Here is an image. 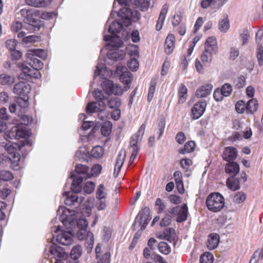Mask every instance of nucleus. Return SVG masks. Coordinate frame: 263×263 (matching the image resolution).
<instances>
[{
    "label": "nucleus",
    "mask_w": 263,
    "mask_h": 263,
    "mask_svg": "<svg viewBox=\"0 0 263 263\" xmlns=\"http://www.w3.org/2000/svg\"><path fill=\"white\" fill-rule=\"evenodd\" d=\"M82 253V247L79 245H77L72 247L70 254V258L71 259H78L81 256Z\"/></svg>",
    "instance_id": "35"
},
{
    "label": "nucleus",
    "mask_w": 263,
    "mask_h": 263,
    "mask_svg": "<svg viewBox=\"0 0 263 263\" xmlns=\"http://www.w3.org/2000/svg\"><path fill=\"white\" fill-rule=\"evenodd\" d=\"M258 107V101L256 99H250L246 103V113L253 114L256 112Z\"/></svg>",
    "instance_id": "25"
},
{
    "label": "nucleus",
    "mask_w": 263,
    "mask_h": 263,
    "mask_svg": "<svg viewBox=\"0 0 263 263\" xmlns=\"http://www.w3.org/2000/svg\"><path fill=\"white\" fill-rule=\"evenodd\" d=\"M49 252L50 255L53 256L55 259L54 263H64L63 259H61L66 254L64 248L59 246L54 243H52L50 248Z\"/></svg>",
    "instance_id": "10"
},
{
    "label": "nucleus",
    "mask_w": 263,
    "mask_h": 263,
    "mask_svg": "<svg viewBox=\"0 0 263 263\" xmlns=\"http://www.w3.org/2000/svg\"><path fill=\"white\" fill-rule=\"evenodd\" d=\"M238 152L236 148L233 146L226 147L222 152V157L226 161H234L237 157Z\"/></svg>",
    "instance_id": "11"
},
{
    "label": "nucleus",
    "mask_w": 263,
    "mask_h": 263,
    "mask_svg": "<svg viewBox=\"0 0 263 263\" xmlns=\"http://www.w3.org/2000/svg\"><path fill=\"white\" fill-rule=\"evenodd\" d=\"M59 232H61V233L57 235L56 241L60 244L66 246V231L61 230V226H58L55 228L54 233H58Z\"/></svg>",
    "instance_id": "31"
},
{
    "label": "nucleus",
    "mask_w": 263,
    "mask_h": 263,
    "mask_svg": "<svg viewBox=\"0 0 263 263\" xmlns=\"http://www.w3.org/2000/svg\"><path fill=\"white\" fill-rule=\"evenodd\" d=\"M17 149H18V147L13 145V143L8 146L7 148L8 152L10 154L12 158L13 159L12 162V164L16 166L18 165V162L20 161L21 159V155L19 153L17 152Z\"/></svg>",
    "instance_id": "17"
},
{
    "label": "nucleus",
    "mask_w": 263,
    "mask_h": 263,
    "mask_svg": "<svg viewBox=\"0 0 263 263\" xmlns=\"http://www.w3.org/2000/svg\"><path fill=\"white\" fill-rule=\"evenodd\" d=\"M27 63L34 69L36 70V72L33 73L32 70L27 67L23 68V72L20 73L18 78L20 79H25L24 77H33L37 78V74H40L39 69H42L43 67V63L33 56H26Z\"/></svg>",
    "instance_id": "4"
},
{
    "label": "nucleus",
    "mask_w": 263,
    "mask_h": 263,
    "mask_svg": "<svg viewBox=\"0 0 263 263\" xmlns=\"http://www.w3.org/2000/svg\"><path fill=\"white\" fill-rule=\"evenodd\" d=\"M128 53L133 56L139 57V47L136 45H129L127 48Z\"/></svg>",
    "instance_id": "57"
},
{
    "label": "nucleus",
    "mask_w": 263,
    "mask_h": 263,
    "mask_svg": "<svg viewBox=\"0 0 263 263\" xmlns=\"http://www.w3.org/2000/svg\"><path fill=\"white\" fill-rule=\"evenodd\" d=\"M20 13L24 17V23L27 25L26 29L30 32L38 31L43 26L44 22L40 18L34 17V15H35L36 13L33 14L30 10L22 9L20 11Z\"/></svg>",
    "instance_id": "2"
},
{
    "label": "nucleus",
    "mask_w": 263,
    "mask_h": 263,
    "mask_svg": "<svg viewBox=\"0 0 263 263\" xmlns=\"http://www.w3.org/2000/svg\"><path fill=\"white\" fill-rule=\"evenodd\" d=\"M257 58L260 66L263 64V47L260 46L258 49Z\"/></svg>",
    "instance_id": "64"
},
{
    "label": "nucleus",
    "mask_w": 263,
    "mask_h": 263,
    "mask_svg": "<svg viewBox=\"0 0 263 263\" xmlns=\"http://www.w3.org/2000/svg\"><path fill=\"white\" fill-rule=\"evenodd\" d=\"M196 143L194 141H189L186 142L182 148L178 149V152L180 154H185L193 152L195 148Z\"/></svg>",
    "instance_id": "27"
},
{
    "label": "nucleus",
    "mask_w": 263,
    "mask_h": 263,
    "mask_svg": "<svg viewBox=\"0 0 263 263\" xmlns=\"http://www.w3.org/2000/svg\"><path fill=\"white\" fill-rule=\"evenodd\" d=\"M125 157V152H122L121 151L119 153L115 165V172L117 171L118 172H119L120 171V170L124 162Z\"/></svg>",
    "instance_id": "30"
},
{
    "label": "nucleus",
    "mask_w": 263,
    "mask_h": 263,
    "mask_svg": "<svg viewBox=\"0 0 263 263\" xmlns=\"http://www.w3.org/2000/svg\"><path fill=\"white\" fill-rule=\"evenodd\" d=\"M218 26L219 29L222 32H226L229 29L230 25L227 15L224 16V18L220 20Z\"/></svg>",
    "instance_id": "36"
},
{
    "label": "nucleus",
    "mask_w": 263,
    "mask_h": 263,
    "mask_svg": "<svg viewBox=\"0 0 263 263\" xmlns=\"http://www.w3.org/2000/svg\"><path fill=\"white\" fill-rule=\"evenodd\" d=\"M235 176H230L226 181L228 187L232 191H235L240 189L239 180L235 177Z\"/></svg>",
    "instance_id": "24"
},
{
    "label": "nucleus",
    "mask_w": 263,
    "mask_h": 263,
    "mask_svg": "<svg viewBox=\"0 0 263 263\" xmlns=\"http://www.w3.org/2000/svg\"><path fill=\"white\" fill-rule=\"evenodd\" d=\"M104 40L105 41H109L110 42V45L112 47H117L119 48L122 46L123 45L122 41L118 39V41L116 42H115V37L110 35H105L104 36Z\"/></svg>",
    "instance_id": "38"
},
{
    "label": "nucleus",
    "mask_w": 263,
    "mask_h": 263,
    "mask_svg": "<svg viewBox=\"0 0 263 263\" xmlns=\"http://www.w3.org/2000/svg\"><path fill=\"white\" fill-rule=\"evenodd\" d=\"M110 257V253L106 252L103 255H102L101 257L99 256V257L97 258L98 259V263H109Z\"/></svg>",
    "instance_id": "60"
},
{
    "label": "nucleus",
    "mask_w": 263,
    "mask_h": 263,
    "mask_svg": "<svg viewBox=\"0 0 263 263\" xmlns=\"http://www.w3.org/2000/svg\"><path fill=\"white\" fill-rule=\"evenodd\" d=\"M207 102L205 100L201 99L197 102L191 108L192 119H199L204 114Z\"/></svg>",
    "instance_id": "7"
},
{
    "label": "nucleus",
    "mask_w": 263,
    "mask_h": 263,
    "mask_svg": "<svg viewBox=\"0 0 263 263\" xmlns=\"http://www.w3.org/2000/svg\"><path fill=\"white\" fill-rule=\"evenodd\" d=\"M236 111L239 114H243L246 111V104L243 100H239L235 104Z\"/></svg>",
    "instance_id": "50"
},
{
    "label": "nucleus",
    "mask_w": 263,
    "mask_h": 263,
    "mask_svg": "<svg viewBox=\"0 0 263 263\" xmlns=\"http://www.w3.org/2000/svg\"><path fill=\"white\" fill-rule=\"evenodd\" d=\"M122 27L123 26L122 23L117 21H114L109 26L108 32L113 34L115 33H119L122 29Z\"/></svg>",
    "instance_id": "41"
},
{
    "label": "nucleus",
    "mask_w": 263,
    "mask_h": 263,
    "mask_svg": "<svg viewBox=\"0 0 263 263\" xmlns=\"http://www.w3.org/2000/svg\"><path fill=\"white\" fill-rule=\"evenodd\" d=\"M158 250L162 254L168 255L171 251V248L165 242H160L158 244Z\"/></svg>",
    "instance_id": "46"
},
{
    "label": "nucleus",
    "mask_w": 263,
    "mask_h": 263,
    "mask_svg": "<svg viewBox=\"0 0 263 263\" xmlns=\"http://www.w3.org/2000/svg\"><path fill=\"white\" fill-rule=\"evenodd\" d=\"M114 85L113 82L108 80L103 81L102 83V88L107 95H110V92L114 88Z\"/></svg>",
    "instance_id": "47"
},
{
    "label": "nucleus",
    "mask_w": 263,
    "mask_h": 263,
    "mask_svg": "<svg viewBox=\"0 0 263 263\" xmlns=\"http://www.w3.org/2000/svg\"><path fill=\"white\" fill-rule=\"evenodd\" d=\"M77 236L79 240H86V248H88V252L91 251L94 244L93 234L86 229L79 230L77 233Z\"/></svg>",
    "instance_id": "6"
},
{
    "label": "nucleus",
    "mask_w": 263,
    "mask_h": 263,
    "mask_svg": "<svg viewBox=\"0 0 263 263\" xmlns=\"http://www.w3.org/2000/svg\"><path fill=\"white\" fill-rule=\"evenodd\" d=\"M15 82V78L13 76L5 73L0 74V84L2 85L10 86Z\"/></svg>",
    "instance_id": "32"
},
{
    "label": "nucleus",
    "mask_w": 263,
    "mask_h": 263,
    "mask_svg": "<svg viewBox=\"0 0 263 263\" xmlns=\"http://www.w3.org/2000/svg\"><path fill=\"white\" fill-rule=\"evenodd\" d=\"M138 61L135 59H130L127 63V66L132 71H136L139 68Z\"/></svg>",
    "instance_id": "56"
},
{
    "label": "nucleus",
    "mask_w": 263,
    "mask_h": 263,
    "mask_svg": "<svg viewBox=\"0 0 263 263\" xmlns=\"http://www.w3.org/2000/svg\"><path fill=\"white\" fill-rule=\"evenodd\" d=\"M192 164V161L189 158H183L180 160V165L181 167L185 170H187Z\"/></svg>",
    "instance_id": "62"
},
{
    "label": "nucleus",
    "mask_w": 263,
    "mask_h": 263,
    "mask_svg": "<svg viewBox=\"0 0 263 263\" xmlns=\"http://www.w3.org/2000/svg\"><path fill=\"white\" fill-rule=\"evenodd\" d=\"M71 177H73V179L71 185V191L67 192V206L77 208L84 199L83 197L79 196L78 195L82 191V183L83 179L82 177L75 176L73 175H72Z\"/></svg>",
    "instance_id": "1"
},
{
    "label": "nucleus",
    "mask_w": 263,
    "mask_h": 263,
    "mask_svg": "<svg viewBox=\"0 0 263 263\" xmlns=\"http://www.w3.org/2000/svg\"><path fill=\"white\" fill-rule=\"evenodd\" d=\"M26 56L38 57L43 60L47 58V53L45 50L41 49H33L28 50V52L26 54Z\"/></svg>",
    "instance_id": "29"
},
{
    "label": "nucleus",
    "mask_w": 263,
    "mask_h": 263,
    "mask_svg": "<svg viewBox=\"0 0 263 263\" xmlns=\"http://www.w3.org/2000/svg\"><path fill=\"white\" fill-rule=\"evenodd\" d=\"M182 20V16L179 14H175L173 16L172 20V24L173 27H177L180 25Z\"/></svg>",
    "instance_id": "61"
},
{
    "label": "nucleus",
    "mask_w": 263,
    "mask_h": 263,
    "mask_svg": "<svg viewBox=\"0 0 263 263\" xmlns=\"http://www.w3.org/2000/svg\"><path fill=\"white\" fill-rule=\"evenodd\" d=\"M178 103H184L187 98V88L184 84H181L178 90Z\"/></svg>",
    "instance_id": "23"
},
{
    "label": "nucleus",
    "mask_w": 263,
    "mask_h": 263,
    "mask_svg": "<svg viewBox=\"0 0 263 263\" xmlns=\"http://www.w3.org/2000/svg\"><path fill=\"white\" fill-rule=\"evenodd\" d=\"M158 78L156 77L153 78L150 82L149 87L147 94V101L150 103L154 96L156 90V87L157 84Z\"/></svg>",
    "instance_id": "28"
},
{
    "label": "nucleus",
    "mask_w": 263,
    "mask_h": 263,
    "mask_svg": "<svg viewBox=\"0 0 263 263\" xmlns=\"http://www.w3.org/2000/svg\"><path fill=\"white\" fill-rule=\"evenodd\" d=\"M219 242V235L217 233H211L208 236L206 247L209 250H212L217 247Z\"/></svg>",
    "instance_id": "18"
},
{
    "label": "nucleus",
    "mask_w": 263,
    "mask_h": 263,
    "mask_svg": "<svg viewBox=\"0 0 263 263\" xmlns=\"http://www.w3.org/2000/svg\"><path fill=\"white\" fill-rule=\"evenodd\" d=\"M40 38L41 37L39 36L31 35L24 37L22 40V41L24 43H25L27 45L28 43H32L38 42L40 40Z\"/></svg>",
    "instance_id": "54"
},
{
    "label": "nucleus",
    "mask_w": 263,
    "mask_h": 263,
    "mask_svg": "<svg viewBox=\"0 0 263 263\" xmlns=\"http://www.w3.org/2000/svg\"><path fill=\"white\" fill-rule=\"evenodd\" d=\"M220 90L223 93V96H224V97H228L232 93V87L230 84L225 83L222 86Z\"/></svg>",
    "instance_id": "53"
},
{
    "label": "nucleus",
    "mask_w": 263,
    "mask_h": 263,
    "mask_svg": "<svg viewBox=\"0 0 263 263\" xmlns=\"http://www.w3.org/2000/svg\"><path fill=\"white\" fill-rule=\"evenodd\" d=\"M83 189L85 193L91 194L95 190V184L92 181H87L85 183Z\"/></svg>",
    "instance_id": "51"
},
{
    "label": "nucleus",
    "mask_w": 263,
    "mask_h": 263,
    "mask_svg": "<svg viewBox=\"0 0 263 263\" xmlns=\"http://www.w3.org/2000/svg\"><path fill=\"white\" fill-rule=\"evenodd\" d=\"M216 53L206 50H204L201 55V60L204 64V65L210 64L213 59V55Z\"/></svg>",
    "instance_id": "33"
},
{
    "label": "nucleus",
    "mask_w": 263,
    "mask_h": 263,
    "mask_svg": "<svg viewBox=\"0 0 263 263\" xmlns=\"http://www.w3.org/2000/svg\"><path fill=\"white\" fill-rule=\"evenodd\" d=\"M121 104V100L118 97L111 98L107 102V106L111 109L119 108Z\"/></svg>",
    "instance_id": "42"
},
{
    "label": "nucleus",
    "mask_w": 263,
    "mask_h": 263,
    "mask_svg": "<svg viewBox=\"0 0 263 263\" xmlns=\"http://www.w3.org/2000/svg\"><path fill=\"white\" fill-rule=\"evenodd\" d=\"M224 170L230 176H235L239 172V165L238 163L233 161H228L225 165Z\"/></svg>",
    "instance_id": "13"
},
{
    "label": "nucleus",
    "mask_w": 263,
    "mask_h": 263,
    "mask_svg": "<svg viewBox=\"0 0 263 263\" xmlns=\"http://www.w3.org/2000/svg\"><path fill=\"white\" fill-rule=\"evenodd\" d=\"M213 255L210 252H205L203 253L200 257V263H213Z\"/></svg>",
    "instance_id": "45"
},
{
    "label": "nucleus",
    "mask_w": 263,
    "mask_h": 263,
    "mask_svg": "<svg viewBox=\"0 0 263 263\" xmlns=\"http://www.w3.org/2000/svg\"><path fill=\"white\" fill-rule=\"evenodd\" d=\"M212 88L213 85L211 84H205L197 89L195 96L198 98L206 97L211 93Z\"/></svg>",
    "instance_id": "15"
},
{
    "label": "nucleus",
    "mask_w": 263,
    "mask_h": 263,
    "mask_svg": "<svg viewBox=\"0 0 263 263\" xmlns=\"http://www.w3.org/2000/svg\"><path fill=\"white\" fill-rule=\"evenodd\" d=\"M114 50H110L107 53V57L108 59L114 61H120L122 60L125 55L124 52L122 50H119L117 47H115Z\"/></svg>",
    "instance_id": "19"
},
{
    "label": "nucleus",
    "mask_w": 263,
    "mask_h": 263,
    "mask_svg": "<svg viewBox=\"0 0 263 263\" xmlns=\"http://www.w3.org/2000/svg\"><path fill=\"white\" fill-rule=\"evenodd\" d=\"M176 39L173 34H169L165 39L164 51L167 54H171L175 48Z\"/></svg>",
    "instance_id": "14"
},
{
    "label": "nucleus",
    "mask_w": 263,
    "mask_h": 263,
    "mask_svg": "<svg viewBox=\"0 0 263 263\" xmlns=\"http://www.w3.org/2000/svg\"><path fill=\"white\" fill-rule=\"evenodd\" d=\"M18 127L13 126L9 132L5 133L4 138L6 140L18 138Z\"/></svg>",
    "instance_id": "34"
},
{
    "label": "nucleus",
    "mask_w": 263,
    "mask_h": 263,
    "mask_svg": "<svg viewBox=\"0 0 263 263\" xmlns=\"http://www.w3.org/2000/svg\"><path fill=\"white\" fill-rule=\"evenodd\" d=\"M204 49L216 53L218 50L216 39L214 36L209 37L205 42Z\"/></svg>",
    "instance_id": "20"
},
{
    "label": "nucleus",
    "mask_w": 263,
    "mask_h": 263,
    "mask_svg": "<svg viewBox=\"0 0 263 263\" xmlns=\"http://www.w3.org/2000/svg\"><path fill=\"white\" fill-rule=\"evenodd\" d=\"M22 57V53L20 50L14 49L10 51V59L12 61H18Z\"/></svg>",
    "instance_id": "58"
},
{
    "label": "nucleus",
    "mask_w": 263,
    "mask_h": 263,
    "mask_svg": "<svg viewBox=\"0 0 263 263\" xmlns=\"http://www.w3.org/2000/svg\"><path fill=\"white\" fill-rule=\"evenodd\" d=\"M102 169V166L100 164H94L91 167L90 175H91V177L93 176H98L100 174Z\"/></svg>",
    "instance_id": "59"
},
{
    "label": "nucleus",
    "mask_w": 263,
    "mask_h": 263,
    "mask_svg": "<svg viewBox=\"0 0 263 263\" xmlns=\"http://www.w3.org/2000/svg\"><path fill=\"white\" fill-rule=\"evenodd\" d=\"M165 207V204L161 199L158 198L156 199L155 208L157 210L158 214L162 213L164 212Z\"/></svg>",
    "instance_id": "48"
},
{
    "label": "nucleus",
    "mask_w": 263,
    "mask_h": 263,
    "mask_svg": "<svg viewBox=\"0 0 263 263\" xmlns=\"http://www.w3.org/2000/svg\"><path fill=\"white\" fill-rule=\"evenodd\" d=\"M112 123L110 121H105L101 127L102 135L105 137L108 136L111 131Z\"/></svg>",
    "instance_id": "39"
},
{
    "label": "nucleus",
    "mask_w": 263,
    "mask_h": 263,
    "mask_svg": "<svg viewBox=\"0 0 263 263\" xmlns=\"http://www.w3.org/2000/svg\"><path fill=\"white\" fill-rule=\"evenodd\" d=\"M88 222L85 218L79 219L77 221V226L79 230L86 229L88 227Z\"/></svg>",
    "instance_id": "63"
},
{
    "label": "nucleus",
    "mask_w": 263,
    "mask_h": 263,
    "mask_svg": "<svg viewBox=\"0 0 263 263\" xmlns=\"http://www.w3.org/2000/svg\"><path fill=\"white\" fill-rule=\"evenodd\" d=\"M171 214L177 215L176 221L182 222L185 221L187 218L188 208L186 204H184L181 207L177 206L171 209Z\"/></svg>",
    "instance_id": "9"
},
{
    "label": "nucleus",
    "mask_w": 263,
    "mask_h": 263,
    "mask_svg": "<svg viewBox=\"0 0 263 263\" xmlns=\"http://www.w3.org/2000/svg\"><path fill=\"white\" fill-rule=\"evenodd\" d=\"M247 198V195L242 192H238L234 196L233 201L236 203L244 202Z\"/></svg>",
    "instance_id": "49"
},
{
    "label": "nucleus",
    "mask_w": 263,
    "mask_h": 263,
    "mask_svg": "<svg viewBox=\"0 0 263 263\" xmlns=\"http://www.w3.org/2000/svg\"><path fill=\"white\" fill-rule=\"evenodd\" d=\"M44 0H25L26 4L27 5L34 7H44L48 5Z\"/></svg>",
    "instance_id": "40"
},
{
    "label": "nucleus",
    "mask_w": 263,
    "mask_h": 263,
    "mask_svg": "<svg viewBox=\"0 0 263 263\" xmlns=\"http://www.w3.org/2000/svg\"><path fill=\"white\" fill-rule=\"evenodd\" d=\"M6 47L10 51L16 49L18 43L15 39H9L6 41Z\"/></svg>",
    "instance_id": "55"
},
{
    "label": "nucleus",
    "mask_w": 263,
    "mask_h": 263,
    "mask_svg": "<svg viewBox=\"0 0 263 263\" xmlns=\"http://www.w3.org/2000/svg\"><path fill=\"white\" fill-rule=\"evenodd\" d=\"M13 175L12 173L8 171L2 170L0 171V182L2 181H8L12 180Z\"/></svg>",
    "instance_id": "44"
},
{
    "label": "nucleus",
    "mask_w": 263,
    "mask_h": 263,
    "mask_svg": "<svg viewBox=\"0 0 263 263\" xmlns=\"http://www.w3.org/2000/svg\"><path fill=\"white\" fill-rule=\"evenodd\" d=\"M75 172L78 175L77 176L82 177L83 179L91 178V175H90L89 173V167L85 165L77 164L75 167Z\"/></svg>",
    "instance_id": "12"
},
{
    "label": "nucleus",
    "mask_w": 263,
    "mask_h": 263,
    "mask_svg": "<svg viewBox=\"0 0 263 263\" xmlns=\"http://www.w3.org/2000/svg\"><path fill=\"white\" fill-rule=\"evenodd\" d=\"M173 176L178 190L180 193H183L184 192V188L181 172L179 171H175Z\"/></svg>",
    "instance_id": "26"
},
{
    "label": "nucleus",
    "mask_w": 263,
    "mask_h": 263,
    "mask_svg": "<svg viewBox=\"0 0 263 263\" xmlns=\"http://www.w3.org/2000/svg\"><path fill=\"white\" fill-rule=\"evenodd\" d=\"M116 73L119 77V80L123 84L128 86L132 83L133 79V74L128 71L126 67L117 66Z\"/></svg>",
    "instance_id": "8"
},
{
    "label": "nucleus",
    "mask_w": 263,
    "mask_h": 263,
    "mask_svg": "<svg viewBox=\"0 0 263 263\" xmlns=\"http://www.w3.org/2000/svg\"><path fill=\"white\" fill-rule=\"evenodd\" d=\"M167 11L168 6L166 4H165L162 8L156 25V29L157 30L159 31L162 29L165 18V16L167 13Z\"/></svg>",
    "instance_id": "21"
},
{
    "label": "nucleus",
    "mask_w": 263,
    "mask_h": 263,
    "mask_svg": "<svg viewBox=\"0 0 263 263\" xmlns=\"http://www.w3.org/2000/svg\"><path fill=\"white\" fill-rule=\"evenodd\" d=\"M99 105V106H102L103 108L100 109V107L97 106L96 102H92L88 103L86 107V112L87 114H92L103 110L105 107V104L102 101H100Z\"/></svg>",
    "instance_id": "22"
},
{
    "label": "nucleus",
    "mask_w": 263,
    "mask_h": 263,
    "mask_svg": "<svg viewBox=\"0 0 263 263\" xmlns=\"http://www.w3.org/2000/svg\"><path fill=\"white\" fill-rule=\"evenodd\" d=\"M105 187L103 184L98 186L96 193V197L98 199H103L105 198L106 193L104 192Z\"/></svg>",
    "instance_id": "52"
},
{
    "label": "nucleus",
    "mask_w": 263,
    "mask_h": 263,
    "mask_svg": "<svg viewBox=\"0 0 263 263\" xmlns=\"http://www.w3.org/2000/svg\"><path fill=\"white\" fill-rule=\"evenodd\" d=\"M30 90V86L25 81H20L14 86L13 92L19 96L17 102L23 107H26L29 105L28 94Z\"/></svg>",
    "instance_id": "3"
},
{
    "label": "nucleus",
    "mask_w": 263,
    "mask_h": 263,
    "mask_svg": "<svg viewBox=\"0 0 263 263\" xmlns=\"http://www.w3.org/2000/svg\"><path fill=\"white\" fill-rule=\"evenodd\" d=\"M57 215H59V220L62 222L64 226H66V206L62 205L59 206L57 211Z\"/></svg>",
    "instance_id": "43"
},
{
    "label": "nucleus",
    "mask_w": 263,
    "mask_h": 263,
    "mask_svg": "<svg viewBox=\"0 0 263 263\" xmlns=\"http://www.w3.org/2000/svg\"><path fill=\"white\" fill-rule=\"evenodd\" d=\"M118 14L120 17L125 20L123 23L126 26L131 25L133 13L130 9L126 7L120 9Z\"/></svg>",
    "instance_id": "16"
},
{
    "label": "nucleus",
    "mask_w": 263,
    "mask_h": 263,
    "mask_svg": "<svg viewBox=\"0 0 263 263\" xmlns=\"http://www.w3.org/2000/svg\"><path fill=\"white\" fill-rule=\"evenodd\" d=\"M206 205L210 211L219 212L224 205V198L219 193H212L206 198Z\"/></svg>",
    "instance_id": "5"
},
{
    "label": "nucleus",
    "mask_w": 263,
    "mask_h": 263,
    "mask_svg": "<svg viewBox=\"0 0 263 263\" xmlns=\"http://www.w3.org/2000/svg\"><path fill=\"white\" fill-rule=\"evenodd\" d=\"M104 153V150L103 147L101 146H96L93 147L90 152V156L95 158H101Z\"/></svg>",
    "instance_id": "37"
}]
</instances>
